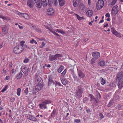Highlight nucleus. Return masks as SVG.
I'll list each match as a JSON object with an SVG mask.
<instances>
[{"label": "nucleus", "mask_w": 123, "mask_h": 123, "mask_svg": "<svg viewBox=\"0 0 123 123\" xmlns=\"http://www.w3.org/2000/svg\"><path fill=\"white\" fill-rule=\"evenodd\" d=\"M83 86L81 85L78 86L76 89V92L75 93V97L78 98L82 97V94L84 90Z\"/></svg>", "instance_id": "obj_1"}, {"label": "nucleus", "mask_w": 123, "mask_h": 123, "mask_svg": "<svg viewBox=\"0 0 123 123\" xmlns=\"http://www.w3.org/2000/svg\"><path fill=\"white\" fill-rule=\"evenodd\" d=\"M27 3L28 6L31 8H32L33 7L34 3L32 0H28L27 2Z\"/></svg>", "instance_id": "obj_14"}, {"label": "nucleus", "mask_w": 123, "mask_h": 123, "mask_svg": "<svg viewBox=\"0 0 123 123\" xmlns=\"http://www.w3.org/2000/svg\"><path fill=\"white\" fill-rule=\"evenodd\" d=\"M8 28L6 26H4L2 27V31L3 34H6L8 32Z\"/></svg>", "instance_id": "obj_19"}, {"label": "nucleus", "mask_w": 123, "mask_h": 123, "mask_svg": "<svg viewBox=\"0 0 123 123\" xmlns=\"http://www.w3.org/2000/svg\"><path fill=\"white\" fill-rule=\"evenodd\" d=\"M104 98L106 99H108L110 98L109 97V96L107 94H105L104 95Z\"/></svg>", "instance_id": "obj_44"}, {"label": "nucleus", "mask_w": 123, "mask_h": 123, "mask_svg": "<svg viewBox=\"0 0 123 123\" xmlns=\"http://www.w3.org/2000/svg\"><path fill=\"white\" fill-rule=\"evenodd\" d=\"M13 65V64L12 62H10L9 64V67H11Z\"/></svg>", "instance_id": "obj_62"}, {"label": "nucleus", "mask_w": 123, "mask_h": 123, "mask_svg": "<svg viewBox=\"0 0 123 123\" xmlns=\"http://www.w3.org/2000/svg\"><path fill=\"white\" fill-rule=\"evenodd\" d=\"M21 71L24 73V74L26 76H27L29 72V68L27 69V68L26 66H22L21 67Z\"/></svg>", "instance_id": "obj_9"}, {"label": "nucleus", "mask_w": 123, "mask_h": 123, "mask_svg": "<svg viewBox=\"0 0 123 123\" xmlns=\"http://www.w3.org/2000/svg\"><path fill=\"white\" fill-rule=\"evenodd\" d=\"M88 97H90V101H94V100L96 101V102H97V100H96L95 98H94V97L92 94H89L88 95Z\"/></svg>", "instance_id": "obj_28"}, {"label": "nucleus", "mask_w": 123, "mask_h": 123, "mask_svg": "<svg viewBox=\"0 0 123 123\" xmlns=\"http://www.w3.org/2000/svg\"><path fill=\"white\" fill-rule=\"evenodd\" d=\"M36 4V6L38 8H40L41 7V5H43L39 1L37 2Z\"/></svg>", "instance_id": "obj_33"}, {"label": "nucleus", "mask_w": 123, "mask_h": 123, "mask_svg": "<svg viewBox=\"0 0 123 123\" xmlns=\"http://www.w3.org/2000/svg\"><path fill=\"white\" fill-rule=\"evenodd\" d=\"M49 60L50 61H53L54 60H56V58L55 56V55L54 56H52L49 57Z\"/></svg>", "instance_id": "obj_32"}, {"label": "nucleus", "mask_w": 123, "mask_h": 123, "mask_svg": "<svg viewBox=\"0 0 123 123\" xmlns=\"http://www.w3.org/2000/svg\"><path fill=\"white\" fill-rule=\"evenodd\" d=\"M111 29L112 33L116 37L119 38L121 37V34L117 31L114 28H111Z\"/></svg>", "instance_id": "obj_8"}, {"label": "nucleus", "mask_w": 123, "mask_h": 123, "mask_svg": "<svg viewBox=\"0 0 123 123\" xmlns=\"http://www.w3.org/2000/svg\"><path fill=\"white\" fill-rule=\"evenodd\" d=\"M91 62L92 64L94 63L95 62V60L94 59H92L91 61Z\"/></svg>", "instance_id": "obj_63"}, {"label": "nucleus", "mask_w": 123, "mask_h": 123, "mask_svg": "<svg viewBox=\"0 0 123 123\" xmlns=\"http://www.w3.org/2000/svg\"><path fill=\"white\" fill-rule=\"evenodd\" d=\"M9 78L10 77L9 76H7L5 77L4 80H9Z\"/></svg>", "instance_id": "obj_57"}, {"label": "nucleus", "mask_w": 123, "mask_h": 123, "mask_svg": "<svg viewBox=\"0 0 123 123\" xmlns=\"http://www.w3.org/2000/svg\"><path fill=\"white\" fill-rule=\"evenodd\" d=\"M74 122L76 123H79L80 122V120L78 119H75L74 120Z\"/></svg>", "instance_id": "obj_51"}, {"label": "nucleus", "mask_w": 123, "mask_h": 123, "mask_svg": "<svg viewBox=\"0 0 123 123\" xmlns=\"http://www.w3.org/2000/svg\"><path fill=\"white\" fill-rule=\"evenodd\" d=\"M75 15L77 17V19L79 20H81L84 19V18L81 17L77 14H75Z\"/></svg>", "instance_id": "obj_36"}, {"label": "nucleus", "mask_w": 123, "mask_h": 123, "mask_svg": "<svg viewBox=\"0 0 123 123\" xmlns=\"http://www.w3.org/2000/svg\"><path fill=\"white\" fill-rule=\"evenodd\" d=\"M46 28L49 30L51 32V31H53V28L51 27H46Z\"/></svg>", "instance_id": "obj_47"}, {"label": "nucleus", "mask_w": 123, "mask_h": 123, "mask_svg": "<svg viewBox=\"0 0 123 123\" xmlns=\"http://www.w3.org/2000/svg\"><path fill=\"white\" fill-rule=\"evenodd\" d=\"M48 85L49 87L51 86L52 83H53L54 81H53L52 78L50 77H48Z\"/></svg>", "instance_id": "obj_16"}, {"label": "nucleus", "mask_w": 123, "mask_h": 123, "mask_svg": "<svg viewBox=\"0 0 123 123\" xmlns=\"http://www.w3.org/2000/svg\"><path fill=\"white\" fill-rule=\"evenodd\" d=\"M121 70L122 72H123V63L121 68Z\"/></svg>", "instance_id": "obj_60"}, {"label": "nucleus", "mask_w": 123, "mask_h": 123, "mask_svg": "<svg viewBox=\"0 0 123 123\" xmlns=\"http://www.w3.org/2000/svg\"><path fill=\"white\" fill-rule=\"evenodd\" d=\"M41 4L43 7L47 6L49 1V0H41Z\"/></svg>", "instance_id": "obj_18"}, {"label": "nucleus", "mask_w": 123, "mask_h": 123, "mask_svg": "<svg viewBox=\"0 0 123 123\" xmlns=\"http://www.w3.org/2000/svg\"><path fill=\"white\" fill-rule=\"evenodd\" d=\"M79 0H74L73 1V5L74 7H76L78 5Z\"/></svg>", "instance_id": "obj_27"}, {"label": "nucleus", "mask_w": 123, "mask_h": 123, "mask_svg": "<svg viewBox=\"0 0 123 123\" xmlns=\"http://www.w3.org/2000/svg\"><path fill=\"white\" fill-rule=\"evenodd\" d=\"M105 16L108 18H109L110 17V15L109 13H107L105 15Z\"/></svg>", "instance_id": "obj_58"}, {"label": "nucleus", "mask_w": 123, "mask_h": 123, "mask_svg": "<svg viewBox=\"0 0 123 123\" xmlns=\"http://www.w3.org/2000/svg\"><path fill=\"white\" fill-rule=\"evenodd\" d=\"M79 8L80 10H83L84 8V5L83 4H81L79 5Z\"/></svg>", "instance_id": "obj_39"}, {"label": "nucleus", "mask_w": 123, "mask_h": 123, "mask_svg": "<svg viewBox=\"0 0 123 123\" xmlns=\"http://www.w3.org/2000/svg\"><path fill=\"white\" fill-rule=\"evenodd\" d=\"M54 30L57 32L61 33L62 34H64L65 33V31L62 29H57Z\"/></svg>", "instance_id": "obj_25"}, {"label": "nucleus", "mask_w": 123, "mask_h": 123, "mask_svg": "<svg viewBox=\"0 0 123 123\" xmlns=\"http://www.w3.org/2000/svg\"><path fill=\"white\" fill-rule=\"evenodd\" d=\"M110 86L111 87H113L115 86L114 83H110Z\"/></svg>", "instance_id": "obj_53"}, {"label": "nucleus", "mask_w": 123, "mask_h": 123, "mask_svg": "<svg viewBox=\"0 0 123 123\" xmlns=\"http://www.w3.org/2000/svg\"><path fill=\"white\" fill-rule=\"evenodd\" d=\"M30 43L31 44H33L34 43L35 44H37V42L34 39H32V40H30Z\"/></svg>", "instance_id": "obj_42"}, {"label": "nucleus", "mask_w": 123, "mask_h": 123, "mask_svg": "<svg viewBox=\"0 0 123 123\" xmlns=\"http://www.w3.org/2000/svg\"><path fill=\"white\" fill-rule=\"evenodd\" d=\"M15 71V70L14 69H12L10 71V73L11 74H13Z\"/></svg>", "instance_id": "obj_54"}, {"label": "nucleus", "mask_w": 123, "mask_h": 123, "mask_svg": "<svg viewBox=\"0 0 123 123\" xmlns=\"http://www.w3.org/2000/svg\"><path fill=\"white\" fill-rule=\"evenodd\" d=\"M34 79V82L35 84H42V81L43 80L41 77L38 75L35 74Z\"/></svg>", "instance_id": "obj_4"}, {"label": "nucleus", "mask_w": 123, "mask_h": 123, "mask_svg": "<svg viewBox=\"0 0 123 123\" xmlns=\"http://www.w3.org/2000/svg\"><path fill=\"white\" fill-rule=\"evenodd\" d=\"M104 5V2L103 0H99L97 2L96 7L98 10L101 9Z\"/></svg>", "instance_id": "obj_5"}, {"label": "nucleus", "mask_w": 123, "mask_h": 123, "mask_svg": "<svg viewBox=\"0 0 123 123\" xmlns=\"http://www.w3.org/2000/svg\"><path fill=\"white\" fill-rule=\"evenodd\" d=\"M123 77V73L121 72H120L118 73L117 74L116 77V79H117V78L118 80L119 79H122V77Z\"/></svg>", "instance_id": "obj_22"}, {"label": "nucleus", "mask_w": 123, "mask_h": 123, "mask_svg": "<svg viewBox=\"0 0 123 123\" xmlns=\"http://www.w3.org/2000/svg\"><path fill=\"white\" fill-rule=\"evenodd\" d=\"M86 14L88 17H91L93 14V11L90 10H89L86 12Z\"/></svg>", "instance_id": "obj_24"}, {"label": "nucleus", "mask_w": 123, "mask_h": 123, "mask_svg": "<svg viewBox=\"0 0 123 123\" xmlns=\"http://www.w3.org/2000/svg\"><path fill=\"white\" fill-rule=\"evenodd\" d=\"M99 116L100 117V120H101L104 118V116L103 115V114L101 113H100Z\"/></svg>", "instance_id": "obj_45"}, {"label": "nucleus", "mask_w": 123, "mask_h": 123, "mask_svg": "<svg viewBox=\"0 0 123 123\" xmlns=\"http://www.w3.org/2000/svg\"><path fill=\"white\" fill-rule=\"evenodd\" d=\"M55 55L56 58V60H57V59H59L60 58H61L62 57L61 55L59 54H56Z\"/></svg>", "instance_id": "obj_34"}, {"label": "nucleus", "mask_w": 123, "mask_h": 123, "mask_svg": "<svg viewBox=\"0 0 123 123\" xmlns=\"http://www.w3.org/2000/svg\"><path fill=\"white\" fill-rule=\"evenodd\" d=\"M117 0H112L111 3L110 4L112 6H113L115 5Z\"/></svg>", "instance_id": "obj_43"}, {"label": "nucleus", "mask_w": 123, "mask_h": 123, "mask_svg": "<svg viewBox=\"0 0 123 123\" xmlns=\"http://www.w3.org/2000/svg\"><path fill=\"white\" fill-rule=\"evenodd\" d=\"M99 80L101 84L102 85H104L106 82V80L104 79L102 77H100Z\"/></svg>", "instance_id": "obj_21"}, {"label": "nucleus", "mask_w": 123, "mask_h": 123, "mask_svg": "<svg viewBox=\"0 0 123 123\" xmlns=\"http://www.w3.org/2000/svg\"><path fill=\"white\" fill-rule=\"evenodd\" d=\"M112 102L111 100L109 102L108 105H107L108 107H110L111 106V105L112 104Z\"/></svg>", "instance_id": "obj_55"}, {"label": "nucleus", "mask_w": 123, "mask_h": 123, "mask_svg": "<svg viewBox=\"0 0 123 123\" xmlns=\"http://www.w3.org/2000/svg\"><path fill=\"white\" fill-rule=\"evenodd\" d=\"M78 75L80 78H83L85 76L84 74L82 73L81 70H80L78 71Z\"/></svg>", "instance_id": "obj_20"}, {"label": "nucleus", "mask_w": 123, "mask_h": 123, "mask_svg": "<svg viewBox=\"0 0 123 123\" xmlns=\"http://www.w3.org/2000/svg\"><path fill=\"white\" fill-rule=\"evenodd\" d=\"M8 87V86L7 85H6L4 88L2 89L1 91V92H3L6 91Z\"/></svg>", "instance_id": "obj_41"}, {"label": "nucleus", "mask_w": 123, "mask_h": 123, "mask_svg": "<svg viewBox=\"0 0 123 123\" xmlns=\"http://www.w3.org/2000/svg\"><path fill=\"white\" fill-rule=\"evenodd\" d=\"M37 84V85L35 86L33 88V92L35 93L40 91L43 87L42 84Z\"/></svg>", "instance_id": "obj_6"}, {"label": "nucleus", "mask_w": 123, "mask_h": 123, "mask_svg": "<svg viewBox=\"0 0 123 123\" xmlns=\"http://www.w3.org/2000/svg\"><path fill=\"white\" fill-rule=\"evenodd\" d=\"M105 62L103 60H100L99 61L98 64L101 66H104L105 65Z\"/></svg>", "instance_id": "obj_26"}, {"label": "nucleus", "mask_w": 123, "mask_h": 123, "mask_svg": "<svg viewBox=\"0 0 123 123\" xmlns=\"http://www.w3.org/2000/svg\"><path fill=\"white\" fill-rule=\"evenodd\" d=\"M64 68V67L62 65L58 69L57 71L58 73H61L62 71Z\"/></svg>", "instance_id": "obj_31"}, {"label": "nucleus", "mask_w": 123, "mask_h": 123, "mask_svg": "<svg viewBox=\"0 0 123 123\" xmlns=\"http://www.w3.org/2000/svg\"><path fill=\"white\" fill-rule=\"evenodd\" d=\"M60 79L62 83L64 85H66L67 83V80L63 78L60 77Z\"/></svg>", "instance_id": "obj_17"}, {"label": "nucleus", "mask_w": 123, "mask_h": 123, "mask_svg": "<svg viewBox=\"0 0 123 123\" xmlns=\"http://www.w3.org/2000/svg\"><path fill=\"white\" fill-rule=\"evenodd\" d=\"M55 13V11L52 8H49L47 11V14L49 15L52 16Z\"/></svg>", "instance_id": "obj_10"}, {"label": "nucleus", "mask_w": 123, "mask_h": 123, "mask_svg": "<svg viewBox=\"0 0 123 123\" xmlns=\"http://www.w3.org/2000/svg\"><path fill=\"white\" fill-rule=\"evenodd\" d=\"M86 111L87 113H88L90 112V110L88 108L86 109Z\"/></svg>", "instance_id": "obj_59"}, {"label": "nucleus", "mask_w": 123, "mask_h": 123, "mask_svg": "<svg viewBox=\"0 0 123 123\" xmlns=\"http://www.w3.org/2000/svg\"><path fill=\"white\" fill-rule=\"evenodd\" d=\"M65 0H59V3L60 6H62L65 3Z\"/></svg>", "instance_id": "obj_30"}, {"label": "nucleus", "mask_w": 123, "mask_h": 123, "mask_svg": "<svg viewBox=\"0 0 123 123\" xmlns=\"http://www.w3.org/2000/svg\"><path fill=\"white\" fill-rule=\"evenodd\" d=\"M28 88H27L25 90H24V93L26 95H27L28 94Z\"/></svg>", "instance_id": "obj_50"}, {"label": "nucleus", "mask_w": 123, "mask_h": 123, "mask_svg": "<svg viewBox=\"0 0 123 123\" xmlns=\"http://www.w3.org/2000/svg\"><path fill=\"white\" fill-rule=\"evenodd\" d=\"M3 43H2L0 44V49H1L3 47Z\"/></svg>", "instance_id": "obj_61"}, {"label": "nucleus", "mask_w": 123, "mask_h": 123, "mask_svg": "<svg viewBox=\"0 0 123 123\" xmlns=\"http://www.w3.org/2000/svg\"><path fill=\"white\" fill-rule=\"evenodd\" d=\"M25 43V41H21L20 42V45H21L22 46H23L24 44Z\"/></svg>", "instance_id": "obj_49"}, {"label": "nucleus", "mask_w": 123, "mask_h": 123, "mask_svg": "<svg viewBox=\"0 0 123 123\" xmlns=\"http://www.w3.org/2000/svg\"><path fill=\"white\" fill-rule=\"evenodd\" d=\"M118 6L117 5L113 7L112 9L111 14L113 15H115L118 13Z\"/></svg>", "instance_id": "obj_7"}, {"label": "nucleus", "mask_w": 123, "mask_h": 123, "mask_svg": "<svg viewBox=\"0 0 123 123\" xmlns=\"http://www.w3.org/2000/svg\"><path fill=\"white\" fill-rule=\"evenodd\" d=\"M23 74L21 72H19L17 75L16 78L17 79H20L22 77Z\"/></svg>", "instance_id": "obj_29"}, {"label": "nucleus", "mask_w": 123, "mask_h": 123, "mask_svg": "<svg viewBox=\"0 0 123 123\" xmlns=\"http://www.w3.org/2000/svg\"><path fill=\"white\" fill-rule=\"evenodd\" d=\"M29 59L27 58L25 59L23 61V62L24 63H28L29 61Z\"/></svg>", "instance_id": "obj_46"}, {"label": "nucleus", "mask_w": 123, "mask_h": 123, "mask_svg": "<svg viewBox=\"0 0 123 123\" xmlns=\"http://www.w3.org/2000/svg\"><path fill=\"white\" fill-rule=\"evenodd\" d=\"M24 49L21 45H17L13 49V52L15 54L18 55L20 54L23 50Z\"/></svg>", "instance_id": "obj_2"}, {"label": "nucleus", "mask_w": 123, "mask_h": 123, "mask_svg": "<svg viewBox=\"0 0 123 123\" xmlns=\"http://www.w3.org/2000/svg\"><path fill=\"white\" fill-rule=\"evenodd\" d=\"M27 118L34 121H37L36 118L33 116L31 115L28 114L27 116Z\"/></svg>", "instance_id": "obj_15"}, {"label": "nucleus", "mask_w": 123, "mask_h": 123, "mask_svg": "<svg viewBox=\"0 0 123 123\" xmlns=\"http://www.w3.org/2000/svg\"><path fill=\"white\" fill-rule=\"evenodd\" d=\"M92 55L94 58L97 59L100 57V53L98 52H94L92 53Z\"/></svg>", "instance_id": "obj_11"}, {"label": "nucleus", "mask_w": 123, "mask_h": 123, "mask_svg": "<svg viewBox=\"0 0 123 123\" xmlns=\"http://www.w3.org/2000/svg\"><path fill=\"white\" fill-rule=\"evenodd\" d=\"M112 102L111 100L109 102L108 105H107L108 107H110L111 106V105L112 104Z\"/></svg>", "instance_id": "obj_56"}, {"label": "nucleus", "mask_w": 123, "mask_h": 123, "mask_svg": "<svg viewBox=\"0 0 123 123\" xmlns=\"http://www.w3.org/2000/svg\"><path fill=\"white\" fill-rule=\"evenodd\" d=\"M53 83L54 85H55V87H56L57 86H62V87H63V86L60 82L57 81H55L54 82H53Z\"/></svg>", "instance_id": "obj_23"}, {"label": "nucleus", "mask_w": 123, "mask_h": 123, "mask_svg": "<svg viewBox=\"0 0 123 123\" xmlns=\"http://www.w3.org/2000/svg\"><path fill=\"white\" fill-rule=\"evenodd\" d=\"M56 113V111L54 109L52 112L51 116L52 117H55Z\"/></svg>", "instance_id": "obj_37"}, {"label": "nucleus", "mask_w": 123, "mask_h": 123, "mask_svg": "<svg viewBox=\"0 0 123 123\" xmlns=\"http://www.w3.org/2000/svg\"><path fill=\"white\" fill-rule=\"evenodd\" d=\"M2 19L6 21H9L10 20V19L8 16H3Z\"/></svg>", "instance_id": "obj_38"}, {"label": "nucleus", "mask_w": 123, "mask_h": 123, "mask_svg": "<svg viewBox=\"0 0 123 123\" xmlns=\"http://www.w3.org/2000/svg\"><path fill=\"white\" fill-rule=\"evenodd\" d=\"M117 85L118 88L121 89L123 86V79H119L118 80Z\"/></svg>", "instance_id": "obj_12"}, {"label": "nucleus", "mask_w": 123, "mask_h": 123, "mask_svg": "<svg viewBox=\"0 0 123 123\" xmlns=\"http://www.w3.org/2000/svg\"><path fill=\"white\" fill-rule=\"evenodd\" d=\"M67 72V70L65 69L61 74V76L63 77H64Z\"/></svg>", "instance_id": "obj_40"}, {"label": "nucleus", "mask_w": 123, "mask_h": 123, "mask_svg": "<svg viewBox=\"0 0 123 123\" xmlns=\"http://www.w3.org/2000/svg\"><path fill=\"white\" fill-rule=\"evenodd\" d=\"M51 100H46L40 103L39 104L38 106L41 109H46L47 108V106L46 105L51 103Z\"/></svg>", "instance_id": "obj_3"}, {"label": "nucleus", "mask_w": 123, "mask_h": 123, "mask_svg": "<svg viewBox=\"0 0 123 123\" xmlns=\"http://www.w3.org/2000/svg\"><path fill=\"white\" fill-rule=\"evenodd\" d=\"M45 45V43L44 42H42V43L41 45L40 46V48H42Z\"/></svg>", "instance_id": "obj_52"}, {"label": "nucleus", "mask_w": 123, "mask_h": 123, "mask_svg": "<svg viewBox=\"0 0 123 123\" xmlns=\"http://www.w3.org/2000/svg\"><path fill=\"white\" fill-rule=\"evenodd\" d=\"M51 32L54 35H56L58 36H60V35L55 32L53 30L51 31Z\"/></svg>", "instance_id": "obj_48"}, {"label": "nucleus", "mask_w": 123, "mask_h": 123, "mask_svg": "<svg viewBox=\"0 0 123 123\" xmlns=\"http://www.w3.org/2000/svg\"><path fill=\"white\" fill-rule=\"evenodd\" d=\"M18 14L19 15L22 16L24 18L27 20H29L30 19V17L28 14L26 13H23L20 12H18Z\"/></svg>", "instance_id": "obj_13"}, {"label": "nucleus", "mask_w": 123, "mask_h": 123, "mask_svg": "<svg viewBox=\"0 0 123 123\" xmlns=\"http://www.w3.org/2000/svg\"><path fill=\"white\" fill-rule=\"evenodd\" d=\"M15 100V99L14 98H12L10 99V101L12 102H13Z\"/></svg>", "instance_id": "obj_64"}, {"label": "nucleus", "mask_w": 123, "mask_h": 123, "mask_svg": "<svg viewBox=\"0 0 123 123\" xmlns=\"http://www.w3.org/2000/svg\"><path fill=\"white\" fill-rule=\"evenodd\" d=\"M21 90V89L20 88H18L17 89V90L16 93L18 95V96L20 95Z\"/></svg>", "instance_id": "obj_35"}]
</instances>
